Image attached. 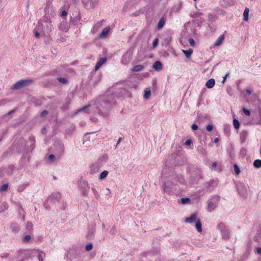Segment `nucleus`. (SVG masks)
Returning a JSON list of instances; mask_svg holds the SVG:
<instances>
[{
    "label": "nucleus",
    "mask_w": 261,
    "mask_h": 261,
    "mask_svg": "<svg viewBox=\"0 0 261 261\" xmlns=\"http://www.w3.org/2000/svg\"><path fill=\"white\" fill-rule=\"evenodd\" d=\"M144 92H145V93H144V97L145 99H148L151 95V91L150 90L146 89L144 91Z\"/></svg>",
    "instance_id": "nucleus-38"
},
{
    "label": "nucleus",
    "mask_w": 261,
    "mask_h": 261,
    "mask_svg": "<svg viewBox=\"0 0 261 261\" xmlns=\"http://www.w3.org/2000/svg\"><path fill=\"white\" fill-rule=\"evenodd\" d=\"M24 189H25V186L23 185H21L18 188V191L19 192H22V191L24 190Z\"/></svg>",
    "instance_id": "nucleus-59"
},
{
    "label": "nucleus",
    "mask_w": 261,
    "mask_h": 261,
    "mask_svg": "<svg viewBox=\"0 0 261 261\" xmlns=\"http://www.w3.org/2000/svg\"><path fill=\"white\" fill-rule=\"evenodd\" d=\"M182 204H186L187 203L190 202V199L189 198H182L180 200Z\"/></svg>",
    "instance_id": "nucleus-45"
},
{
    "label": "nucleus",
    "mask_w": 261,
    "mask_h": 261,
    "mask_svg": "<svg viewBox=\"0 0 261 261\" xmlns=\"http://www.w3.org/2000/svg\"><path fill=\"white\" fill-rule=\"evenodd\" d=\"M103 22H104V20H102V21L97 22L94 26V29H95L96 28H99V27H100L101 26H102Z\"/></svg>",
    "instance_id": "nucleus-46"
},
{
    "label": "nucleus",
    "mask_w": 261,
    "mask_h": 261,
    "mask_svg": "<svg viewBox=\"0 0 261 261\" xmlns=\"http://www.w3.org/2000/svg\"><path fill=\"white\" fill-rule=\"evenodd\" d=\"M67 15V12L65 10H63L61 12V17H65V16H66Z\"/></svg>",
    "instance_id": "nucleus-63"
},
{
    "label": "nucleus",
    "mask_w": 261,
    "mask_h": 261,
    "mask_svg": "<svg viewBox=\"0 0 261 261\" xmlns=\"http://www.w3.org/2000/svg\"><path fill=\"white\" fill-rule=\"evenodd\" d=\"M26 228L28 230H31L33 229V224L30 221H28L26 225Z\"/></svg>",
    "instance_id": "nucleus-43"
},
{
    "label": "nucleus",
    "mask_w": 261,
    "mask_h": 261,
    "mask_svg": "<svg viewBox=\"0 0 261 261\" xmlns=\"http://www.w3.org/2000/svg\"><path fill=\"white\" fill-rule=\"evenodd\" d=\"M197 215L196 213H194L191 215L190 217L187 218L185 221L186 223H192L197 220Z\"/></svg>",
    "instance_id": "nucleus-10"
},
{
    "label": "nucleus",
    "mask_w": 261,
    "mask_h": 261,
    "mask_svg": "<svg viewBox=\"0 0 261 261\" xmlns=\"http://www.w3.org/2000/svg\"><path fill=\"white\" fill-rule=\"evenodd\" d=\"M222 238L224 240H228L229 238V231L228 228L225 229L221 232Z\"/></svg>",
    "instance_id": "nucleus-18"
},
{
    "label": "nucleus",
    "mask_w": 261,
    "mask_h": 261,
    "mask_svg": "<svg viewBox=\"0 0 261 261\" xmlns=\"http://www.w3.org/2000/svg\"><path fill=\"white\" fill-rule=\"evenodd\" d=\"M89 107H90L89 105L85 106L83 107V108L78 109L76 111V113H79L81 112L85 111Z\"/></svg>",
    "instance_id": "nucleus-40"
},
{
    "label": "nucleus",
    "mask_w": 261,
    "mask_h": 261,
    "mask_svg": "<svg viewBox=\"0 0 261 261\" xmlns=\"http://www.w3.org/2000/svg\"><path fill=\"white\" fill-rule=\"evenodd\" d=\"M237 188L239 194L243 197H246L247 195V188L241 183H239L237 185Z\"/></svg>",
    "instance_id": "nucleus-6"
},
{
    "label": "nucleus",
    "mask_w": 261,
    "mask_h": 261,
    "mask_svg": "<svg viewBox=\"0 0 261 261\" xmlns=\"http://www.w3.org/2000/svg\"><path fill=\"white\" fill-rule=\"evenodd\" d=\"M217 229L220 231L222 232L223 230H224L225 229H226L227 227H226L225 225L222 223L220 222L218 223L217 225Z\"/></svg>",
    "instance_id": "nucleus-26"
},
{
    "label": "nucleus",
    "mask_w": 261,
    "mask_h": 261,
    "mask_svg": "<svg viewBox=\"0 0 261 261\" xmlns=\"http://www.w3.org/2000/svg\"><path fill=\"white\" fill-rule=\"evenodd\" d=\"M29 140L30 142L31 143L30 147L29 148V149L30 150L32 151L34 149V143H35V137L33 136H30L29 137Z\"/></svg>",
    "instance_id": "nucleus-22"
},
{
    "label": "nucleus",
    "mask_w": 261,
    "mask_h": 261,
    "mask_svg": "<svg viewBox=\"0 0 261 261\" xmlns=\"http://www.w3.org/2000/svg\"><path fill=\"white\" fill-rule=\"evenodd\" d=\"M8 208V205L7 203L4 202L1 206H0V212H2Z\"/></svg>",
    "instance_id": "nucleus-34"
},
{
    "label": "nucleus",
    "mask_w": 261,
    "mask_h": 261,
    "mask_svg": "<svg viewBox=\"0 0 261 261\" xmlns=\"http://www.w3.org/2000/svg\"><path fill=\"white\" fill-rule=\"evenodd\" d=\"M189 42L190 44V45L192 46H194L195 45V41L192 38H189Z\"/></svg>",
    "instance_id": "nucleus-53"
},
{
    "label": "nucleus",
    "mask_w": 261,
    "mask_h": 261,
    "mask_svg": "<svg viewBox=\"0 0 261 261\" xmlns=\"http://www.w3.org/2000/svg\"><path fill=\"white\" fill-rule=\"evenodd\" d=\"M44 256L45 253L41 251H38V257L39 258V261H42Z\"/></svg>",
    "instance_id": "nucleus-37"
},
{
    "label": "nucleus",
    "mask_w": 261,
    "mask_h": 261,
    "mask_svg": "<svg viewBox=\"0 0 261 261\" xmlns=\"http://www.w3.org/2000/svg\"><path fill=\"white\" fill-rule=\"evenodd\" d=\"M56 157L55 155L51 154L48 157V160L50 162H53L56 160Z\"/></svg>",
    "instance_id": "nucleus-42"
},
{
    "label": "nucleus",
    "mask_w": 261,
    "mask_h": 261,
    "mask_svg": "<svg viewBox=\"0 0 261 261\" xmlns=\"http://www.w3.org/2000/svg\"><path fill=\"white\" fill-rule=\"evenodd\" d=\"M61 198V194L60 193H53L47 199V201H49L50 200L53 201L56 200L57 201H59Z\"/></svg>",
    "instance_id": "nucleus-11"
},
{
    "label": "nucleus",
    "mask_w": 261,
    "mask_h": 261,
    "mask_svg": "<svg viewBox=\"0 0 261 261\" xmlns=\"http://www.w3.org/2000/svg\"><path fill=\"white\" fill-rule=\"evenodd\" d=\"M191 128L193 130H197L198 128V125L196 124H193L191 126Z\"/></svg>",
    "instance_id": "nucleus-62"
},
{
    "label": "nucleus",
    "mask_w": 261,
    "mask_h": 261,
    "mask_svg": "<svg viewBox=\"0 0 261 261\" xmlns=\"http://www.w3.org/2000/svg\"><path fill=\"white\" fill-rule=\"evenodd\" d=\"M212 199L214 200L215 201H219L220 199V197L218 195H214L212 198Z\"/></svg>",
    "instance_id": "nucleus-60"
},
{
    "label": "nucleus",
    "mask_w": 261,
    "mask_h": 261,
    "mask_svg": "<svg viewBox=\"0 0 261 261\" xmlns=\"http://www.w3.org/2000/svg\"><path fill=\"white\" fill-rule=\"evenodd\" d=\"M158 44V39L157 38L155 39L152 43V45L154 47H156Z\"/></svg>",
    "instance_id": "nucleus-54"
},
{
    "label": "nucleus",
    "mask_w": 261,
    "mask_h": 261,
    "mask_svg": "<svg viewBox=\"0 0 261 261\" xmlns=\"http://www.w3.org/2000/svg\"><path fill=\"white\" fill-rule=\"evenodd\" d=\"M9 254L8 253L4 252V253H2L0 255V256L2 258H6L9 256Z\"/></svg>",
    "instance_id": "nucleus-57"
},
{
    "label": "nucleus",
    "mask_w": 261,
    "mask_h": 261,
    "mask_svg": "<svg viewBox=\"0 0 261 261\" xmlns=\"http://www.w3.org/2000/svg\"><path fill=\"white\" fill-rule=\"evenodd\" d=\"M253 166L257 168L261 167V160H255L253 162Z\"/></svg>",
    "instance_id": "nucleus-31"
},
{
    "label": "nucleus",
    "mask_w": 261,
    "mask_h": 261,
    "mask_svg": "<svg viewBox=\"0 0 261 261\" xmlns=\"http://www.w3.org/2000/svg\"><path fill=\"white\" fill-rule=\"evenodd\" d=\"M116 232V227L115 226H113L111 229H110V233L111 234H115V233Z\"/></svg>",
    "instance_id": "nucleus-49"
},
{
    "label": "nucleus",
    "mask_w": 261,
    "mask_h": 261,
    "mask_svg": "<svg viewBox=\"0 0 261 261\" xmlns=\"http://www.w3.org/2000/svg\"><path fill=\"white\" fill-rule=\"evenodd\" d=\"M42 21L44 22H45V23H47V22H49V23H50L51 22V21L46 16H43L42 19L40 20L39 22H38V24H40L41 23Z\"/></svg>",
    "instance_id": "nucleus-33"
},
{
    "label": "nucleus",
    "mask_w": 261,
    "mask_h": 261,
    "mask_svg": "<svg viewBox=\"0 0 261 261\" xmlns=\"http://www.w3.org/2000/svg\"><path fill=\"white\" fill-rule=\"evenodd\" d=\"M215 84V80L214 79H210L208 80L205 84V86L207 88H213Z\"/></svg>",
    "instance_id": "nucleus-20"
},
{
    "label": "nucleus",
    "mask_w": 261,
    "mask_h": 261,
    "mask_svg": "<svg viewBox=\"0 0 261 261\" xmlns=\"http://www.w3.org/2000/svg\"><path fill=\"white\" fill-rule=\"evenodd\" d=\"M108 173L109 172L108 171L105 170L102 171L99 175V178L100 179H103L105 178L108 176Z\"/></svg>",
    "instance_id": "nucleus-32"
},
{
    "label": "nucleus",
    "mask_w": 261,
    "mask_h": 261,
    "mask_svg": "<svg viewBox=\"0 0 261 261\" xmlns=\"http://www.w3.org/2000/svg\"><path fill=\"white\" fill-rule=\"evenodd\" d=\"M202 224L199 219H197L195 224V227L197 231L199 232L202 231Z\"/></svg>",
    "instance_id": "nucleus-23"
},
{
    "label": "nucleus",
    "mask_w": 261,
    "mask_h": 261,
    "mask_svg": "<svg viewBox=\"0 0 261 261\" xmlns=\"http://www.w3.org/2000/svg\"><path fill=\"white\" fill-rule=\"evenodd\" d=\"M81 193H82V195L84 196L87 195L88 191L87 190V188L81 189Z\"/></svg>",
    "instance_id": "nucleus-52"
},
{
    "label": "nucleus",
    "mask_w": 261,
    "mask_h": 261,
    "mask_svg": "<svg viewBox=\"0 0 261 261\" xmlns=\"http://www.w3.org/2000/svg\"><path fill=\"white\" fill-rule=\"evenodd\" d=\"M191 144L192 141L191 139H188L185 142V144L186 145H190Z\"/></svg>",
    "instance_id": "nucleus-61"
},
{
    "label": "nucleus",
    "mask_w": 261,
    "mask_h": 261,
    "mask_svg": "<svg viewBox=\"0 0 261 261\" xmlns=\"http://www.w3.org/2000/svg\"><path fill=\"white\" fill-rule=\"evenodd\" d=\"M256 251L258 254H261V248L260 247L257 248Z\"/></svg>",
    "instance_id": "nucleus-64"
},
{
    "label": "nucleus",
    "mask_w": 261,
    "mask_h": 261,
    "mask_svg": "<svg viewBox=\"0 0 261 261\" xmlns=\"http://www.w3.org/2000/svg\"><path fill=\"white\" fill-rule=\"evenodd\" d=\"M165 22V20L164 18L163 17L161 18L158 22V29H162L163 28V27L164 26Z\"/></svg>",
    "instance_id": "nucleus-29"
},
{
    "label": "nucleus",
    "mask_w": 261,
    "mask_h": 261,
    "mask_svg": "<svg viewBox=\"0 0 261 261\" xmlns=\"http://www.w3.org/2000/svg\"><path fill=\"white\" fill-rule=\"evenodd\" d=\"M91 190L92 191V192H93L95 196L96 197V198H98L99 197V195L96 191V190L95 189V188H94V187H92L91 188Z\"/></svg>",
    "instance_id": "nucleus-48"
},
{
    "label": "nucleus",
    "mask_w": 261,
    "mask_h": 261,
    "mask_svg": "<svg viewBox=\"0 0 261 261\" xmlns=\"http://www.w3.org/2000/svg\"><path fill=\"white\" fill-rule=\"evenodd\" d=\"M99 110L103 116L107 115L112 106L115 103L114 96L112 95L103 96L100 98Z\"/></svg>",
    "instance_id": "nucleus-1"
},
{
    "label": "nucleus",
    "mask_w": 261,
    "mask_h": 261,
    "mask_svg": "<svg viewBox=\"0 0 261 261\" xmlns=\"http://www.w3.org/2000/svg\"><path fill=\"white\" fill-rule=\"evenodd\" d=\"M215 18H216V16L215 15H213L211 14H210L208 15V19H209V20H213L215 21Z\"/></svg>",
    "instance_id": "nucleus-58"
},
{
    "label": "nucleus",
    "mask_w": 261,
    "mask_h": 261,
    "mask_svg": "<svg viewBox=\"0 0 261 261\" xmlns=\"http://www.w3.org/2000/svg\"><path fill=\"white\" fill-rule=\"evenodd\" d=\"M48 111L46 110H43L41 114L42 117H45L48 114Z\"/></svg>",
    "instance_id": "nucleus-55"
},
{
    "label": "nucleus",
    "mask_w": 261,
    "mask_h": 261,
    "mask_svg": "<svg viewBox=\"0 0 261 261\" xmlns=\"http://www.w3.org/2000/svg\"><path fill=\"white\" fill-rule=\"evenodd\" d=\"M153 68L156 71L161 70L163 68V64L160 61H156L154 63Z\"/></svg>",
    "instance_id": "nucleus-17"
},
{
    "label": "nucleus",
    "mask_w": 261,
    "mask_h": 261,
    "mask_svg": "<svg viewBox=\"0 0 261 261\" xmlns=\"http://www.w3.org/2000/svg\"><path fill=\"white\" fill-rule=\"evenodd\" d=\"M224 40V35H221L216 40L214 44L215 46H218L220 45L223 42Z\"/></svg>",
    "instance_id": "nucleus-16"
},
{
    "label": "nucleus",
    "mask_w": 261,
    "mask_h": 261,
    "mask_svg": "<svg viewBox=\"0 0 261 261\" xmlns=\"http://www.w3.org/2000/svg\"><path fill=\"white\" fill-rule=\"evenodd\" d=\"M216 207V205L211 201L208 202V210L209 211L214 210Z\"/></svg>",
    "instance_id": "nucleus-30"
},
{
    "label": "nucleus",
    "mask_w": 261,
    "mask_h": 261,
    "mask_svg": "<svg viewBox=\"0 0 261 261\" xmlns=\"http://www.w3.org/2000/svg\"><path fill=\"white\" fill-rule=\"evenodd\" d=\"M182 51L187 58H190L193 53V50L191 48H190L188 50H182Z\"/></svg>",
    "instance_id": "nucleus-24"
},
{
    "label": "nucleus",
    "mask_w": 261,
    "mask_h": 261,
    "mask_svg": "<svg viewBox=\"0 0 261 261\" xmlns=\"http://www.w3.org/2000/svg\"><path fill=\"white\" fill-rule=\"evenodd\" d=\"M177 184V181L174 182L172 180H168L165 182L163 187V191L170 194L174 192L173 187Z\"/></svg>",
    "instance_id": "nucleus-3"
},
{
    "label": "nucleus",
    "mask_w": 261,
    "mask_h": 261,
    "mask_svg": "<svg viewBox=\"0 0 261 261\" xmlns=\"http://www.w3.org/2000/svg\"><path fill=\"white\" fill-rule=\"evenodd\" d=\"M79 186L81 189H85L88 187V183L86 180H81L80 181Z\"/></svg>",
    "instance_id": "nucleus-25"
},
{
    "label": "nucleus",
    "mask_w": 261,
    "mask_h": 261,
    "mask_svg": "<svg viewBox=\"0 0 261 261\" xmlns=\"http://www.w3.org/2000/svg\"><path fill=\"white\" fill-rule=\"evenodd\" d=\"M33 82L32 80H22L17 82L12 87L13 89H19L22 87L29 86Z\"/></svg>",
    "instance_id": "nucleus-4"
},
{
    "label": "nucleus",
    "mask_w": 261,
    "mask_h": 261,
    "mask_svg": "<svg viewBox=\"0 0 261 261\" xmlns=\"http://www.w3.org/2000/svg\"><path fill=\"white\" fill-rule=\"evenodd\" d=\"M233 168H234V171L237 174H239L240 173V168L237 164L234 165Z\"/></svg>",
    "instance_id": "nucleus-44"
},
{
    "label": "nucleus",
    "mask_w": 261,
    "mask_h": 261,
    "mask_svg": "<svg viewBox=\"0 0 261 261\" xmlns=\"http://www.w3.org/2000/svg\"><path fill=\"white\" fill-rule=\"evenodd\" d=\"M249 9L248 8H246L243 12V20L245 21H248V15H249Z\"/></svg>",
    "instance_id": "nucleus-27"
},
{
    "label": "nucleus",
    "mask_w": 261,
    "mask_h": 261,
    "mask_svg": "<svg viewBox=\"0 0 261 261\" xmlns=\"http://www.w3.org/2000/svg\"><path fill=\"white\" fill-rule=\"evenodd\" d=\"M110 30V28L109 27H106L104 28L101 33L99 35V38H104L107 37L109 31Z\"/></svg>",
    "instance_id": "nucleus-13"
},
{
    "label": "nucleus",
    "mask_w": 261,
    "mask_h": 261,
    "mask_svg": "<svg viewBox=\"0 0 261 261\" xmlns=\"http://www.w3.org/2000/svg\"><path fill=\"white\" fill-rule=\"evenodd\" d=\"M233 124L234 127L238 129L239 128L240 124L239 121L237 119H234L233 120Z\"/></svg>",
    "instance_id": "nucleus-35"
},
{
    "label": "nucleus",
    "mask_w": 261,
    "mask_h": 261,
    "mask_svg": "<svg viewBox=\"0 0 261 261\" xmlns=\"http://www.w3.org/2000/svg\"><path fill=\"white\" fill-rule=\"evenodd\" d=\"M57 80H58V81L64 84H66L68 82V80L66 78L63 77H57Z\"/></svg>",
    "instance_id": "nucleus-39"
},
{
    "label": "nucleus",
    "mask_w": 261,
    "mask_h": 261,
    "mask_svg": "<svg viewBox=\"0 0 261 261\" xmlns=\"http://www.w3.org/2000/svg\"><path fill=\"white\" fill-rule=\"evenodd\" d=\"M106 61L107 59L106 58H101L96 63L95 66V70H97Z\"/></svg>",
    "instance_id": "nucleus-15"
},
{
    "label": "nucleus",
    "mask_w": 261,
    "mask_h": 261,
    "mask_svg": "<svg viewBox=\"0 0 261 261\" xmlns=\"http://www.w3.org/2000/svg\"><path fill=\"white\" fill-rule=\"evenodd\" d=\"M173 181H177V183L179 182L181 184H185L186 182V180L184 176L179 174L175 176Z\"/></svg>",
    "instance_id": "nucleus-12"
},
{
    "label": "nucleus",
    "mask_w": 261,
    "mask_h": 261,
    "mask_svg": "<svg viewBox=\"0 0 261 261\" xmlns=\"http://www.w3.org/2000/svg\"><path fill=\"white\" fill-rule=\"evenodd\" d=\"M59 28L61 31L67 32L69 29V25L66 22H63L60 24Z\"/></svg>",
    "instance_id": "nucleus-19"
},
{
    "label": "nucleus",
    "mask_w": 261,
    "mask_h": 261,
    "mask_svg": "<svg viewBox=\"0 0 261 261\" xmlns=\"http://www.w3.org/2000/svg\"><path fill=\"white\" fill-rule=\"evenodd\" d=\"M99 170V166L97 164H93L91 166V173L93 174L97 172Z\"/></svg>",
    "instance_id": "nucleus-21"
},
{
    "label": "nucleus",
    "mask_w": 261,
    "mask_h": 261,
    "mask_svg": "<svg viewBox=\"0 0 261 261\" xmlns=\"http://www.w3.org/2000/svg\"><path fill=\"white\" fill-rule=\"evenodd\" d=\"M57 151L60 155L62 154L64 150V144L61 142H56L55 144Z\"/></svg>",
    "instance_id": "nucleus-8"
},
{
    "label": "nucleus",
    "mask_w": 261,
    "mask_h": 261,
    "mask_svg": "<svg viewBox=\"0 0 261 261\" xmlns=\"http://www.w3.org/2000/svg\"><path fill=\"white\" fill-rule=\"evenodd\" d=\"M16 205L19 207L18 210V215L21 217L22 221L24 222L25 221V212L24 211L21 205L19 203H16Z\"/></svg>",
    "instance_id": "nucleus-9"
},
{
    "label": "nucleus",
    "mask_w": 261,
    "mask_h": 261,
    "mask_svg": "<svg viewBox=\"0 0 261 261\" xmlns=\"http://www.w3.org/2000/svg\"><path fill=\"white\" fill-rule=\"evenodd\" d=\"M8 186H9L8 184H5L3 185L0 187V191L4 192V191H6L8 188Z\"/></svg>",
    "instance_id": "nucleus-41"
},
{
    "label": "nucleus",
    "mask_w": 261,
    "mask_h": 261,
    "mask_svg": "<svg viewBox=\"0 0 261 261\" xmlns=\"http://www.w3.org/2000/svg\"><path fill=\"white\" fill-rule=\"evenodd\" d=\"M82 251L81 248L80 247L73 246L72 248L67 251L66 256L69 260H72L75 258L76 256H79Z\"/></svg>",
    "instance_id": "nucleus-2"
},
{
    "label": "nucleus",
    "mask_w": 261,
    "mask_h": 261,
    "mask_svg": "<svg viewBox=\"0 0 261 261\" xmlns=\"http://www.w3.org/2000/svg\"><path fill=\"white\" fill-rule=\"evenodd\" d=\"M218 182L216 179H211L210 181L204 184V186L207 189L210 191H213L215 187L218 185Z\"/></svg>",
    "instance_id": "nucleus-7"
},
{
    "label": "nucleus",
    "mask_w": 261,
    "mask_h": 261,
    "mask_svg": "<svg viewBox=\"0 0 261 261\" xmlns=\"http://www.w3.org/2000/svg\"><path fill=\"white\" fill-rule=\"evenodd\" d=\"M213 128V126L212 124H208L207 125V126H206V130L207 132L212 131Z\"/></svg>",
    "instance_id": "nucleus-51"
},
{
    "label": "nucleus",
    "mask_w": 261,
    "mask_h": 261,
    "mask_svg": "<svg viewBox=\"0 0 261 261\" xmlns=\"http://www.w3.org/2000/svg\"><path fill=\"white\" fill-rule=\"evenodd\" d=\"M31 239L30 235H26L22 239V242L25 243H29Z\"/></svg>",
    "instance_id": "nucleus-36"
},
{
    "label": "nucleus",
    "mask_w": 261,
    "mask_h": 261,
    "mask_svg": "<svg viewBox=\"0 0 261 261\" xmlns=\"http://www.w3.org/2000/svg\"><path fill=\"white\" fill-rule=\"evenodd\" d=\"M202 14H203L202 13L197 12L196 13H194L193 15H191V17H197L199 16V15H201Z\"/></svg>",
    "instance_id": "nucleus-56"
},
{
    "label": "nucleus",
    "mask_w": 261,
    "mask_h": 261,
    "mask_svg": "<svg viewBox=\"0 0 261 261\" xmlns=\"http://www.w3.org/2000/svg\"><path fill=\"white\" fill-rule=\"evenodd\" d=\"M93 245L92 244H89L86 246V250L89 251L92 249Z\"/></svg>",
    "instance_id": "nucleus-50"
},
{
    "label": "nucleus",
    "mask_w": 261,
    "mask_h": 261,
    "mask_svg": "<svg viewBox=\"0 0 261 261\" xmlns=\"http://www.w3.org/2000/svg\"><path fill=\"white\" fill-rule=\"evenodd\" d=\"M144 67L141 65H137L134 66V67L132 69V71H140L143 69Z\"/></svg>",
    "instance_id": "nucleus-28"
},
{
    "label": "nucleus",
    "mask_w": 261,
    "mask_h": 261,
    "mask_svg": "<svg viewBox=\"0 0 261 261\" xmlns=\"http://www.w3.org/2000/svg\"><path fill=\"white\" fill-rule=\"evenodd\" d=\"M133 57V51L130 48L123 56L121 62L123 64H127L131 61Z\"/></svg>",
    "instance_id": "nucleus-5"
},
{
    "label": "nucleus",
    "mask_w": 261,
    "mask_h": 261,
    "mask_svg": "<svg viewBox=\"0 0 261 261\" xmlns=\"http://www.w3.org/2000/svg\"><path fill=\"white\" fill-rule=\"evenodd\" d=\"M10 228L14 233H17L20 230L19 226L17 223H12L10 225Z\"/></svg>",
    "instance_id": "nucleus-14"
},
{
    "label": "nucleus",
    "mask_w": 261,
    "mask_h": 261,
    "mask_svg": "<svg viewBox=\"0 0 261 261\" xmlns=\"http://www.w3.org/2000/svg\"><path fill=\"white\" fill-rule=\"evenodd\" d=\"M242 110L246 115L249 116L250 115V111L249 110L244 108Z\"/></svg>",
    "instance_id": "nucleus-47"
}]
</instances>
